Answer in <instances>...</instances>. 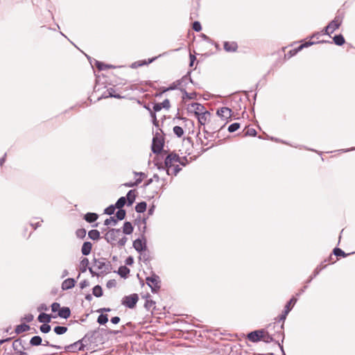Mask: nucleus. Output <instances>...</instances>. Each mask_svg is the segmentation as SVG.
<instances>
[{
    "instance_id": "1",
    "label": "nucleus",
    "mask_w": 355,
    "mask_h": 355,
    "mask_svg": "<svg viewBox=\"0 0 355 355\" xmlns=\"http://www.w3.org/2000/svg\"><path fill=\"white\" fill-rule=\"evenodd\" d=\"M173 162H180L181 164L185 165V164L180 162V157L176 153H170L167 155L164 160V166L162 164L159 165L158 164H156V165L159 170H164L166 168V173L169 175H171L170 168L173 166Z\"/></svg>"
},
{
    "instance_id": "2",
    "label": "nucleus",
    "mask_w": 355,
    "mask_h": 355,
    "mask_svg": "<svg viewBox=\"0 0 355 355\" xmlns=\"http://www.w3.org/2000/svg\"><path fill=\"white\" fill-rule=\"evenodd\" d=\"M93 268L101 274H106L111 270V264L105 258H94Z\"/></svg>"
},
{
    "instance_id": "3",
    "label": "nucleus",
    "mask_w": 355,
    "mask_h": 355,
    "mask_svg": "<svg viewBox=\"0 0 355 355\" xmlns=\"http://www.w3.org/2000/svg\"><path fill=\"white\" fill-rule=\"evenodd\" d=\"M121 234L120 229H110L105 234V239L107 243L114 245Z\"/></svg>"
},
{
    "instance_id": "4",
    "label": "nucleus",
    "mask_w": 355,
    "mask_h": 355,
    "mask_svg": "<svg viewBox=\"0 0 355 355\" xmlns=\"http://www.w3.org/2000/svg\"><path fill=\"white\" fill-rule=\"evenodd\" d=\"M139 300L138 295L136 293L125 296L123 297L121 304L129 309L135 307Z\"/></svg>"
},
{
    "instance_id": "5",
    "label": "nucleus",
    "mask_w": 355,
    "mask_h": 355,
    "mask_svg": "<svg viewBox=\"0 0 355 355\" xmlns=\"http://www.w3.org/2000/svg\"><path fill=\"white\" fill-rule=\"evenodd\" d=\"M146 280L152 292H156L160 288V279L158 275L153 274L152 276L146 277Z\"/></svg>"
},
{
    "instance_id": "6",
    "label": "nucleus",
    "mask_w": 355,
    "mask_h": 355,
    "mask_svg": "<svg viewBox=\"0 0 355 355\" xmlns=\"http://www.w3.org/2000/svg\"><path fill=\"white\" fill-rule=\"evenodd\" d=\"M327 40H317L315 39H311L309 35L306 38L292 42L290 44H322L327 42Z\"/></svg>"
},
{
    "instance_id": "7",
    "label": "nucleus",
    "mask_w": 355,
    "mask_h": 355,
    "mask_svg": "<svg viewBox=\"0 0 355 355\" xmlns=\"http://www.w3.org/2000/svg\"><path fill=\"white\" fill-rule=\"evenodd\" d=\"M164 146V141L160 137L155 136L153 139L152 151L154 153L158 154L162 152Z\"/></svg>"
},
{
    "instance_id": "8",
    "label": "nucleus",
    "mask_w": 355,
    "mask_h": 355,
    "mask_svg": "<svg viewBox=\"0 0 355 355\" xmlns=\"http://www.w3.org/2000/svg\"><path fill=\"white\" fill-rule=\"evenodd\" d=\"M331 33V28H328V24L320 32H315L313 33L312 35H309V37L311 39H315L317 40H322L321 37L322 36H328V37L330 39L331 38V36L330 35Z\"/></svg>"
},
{
    "instance_id": "9",
    "label": "nucleus",
    "mask_w": 355,
    "mask_h": 355,
    "mask_svg": "<svg viewBox=\"0 0 355 355\" xmlns=\"http://www.w3.org/2000/svg\"><path fill=\"white\" fill-rule=\"evenodd\" d=\"M343 14L340 15L339 11L335 18L328 24V28H331V33L338 29L342 24Z\"/></svg>"
},
{
    "instance_id": "10",
    "label": "nucleus",
    "mask_w": 355,
    "mask_h": 355,
    "mask_svg": "<svg viewBox=\"0 0 355 355\" xmlns=\"http://www.w3.org/2000/svg\"><path fill=\"white\" fill-rule=\"evenodd\" d=\"M85 345L83 344V340H79L74 343L69 345L65 347V349L69 352H75L84 349Z\"/></svg>"
},
{
    "instance_id": "11",
    "label": "nucleus",
    "mask_w": 355,
    "mask_h": 355,
    "mask_svg": "<svg viewBox=\"0 0 355 355\" xmlns=\"http://www.w3.org/2000/svg\"><path fill=\"white\" fill-rule=\"evenodd\" d=\"M217 114L224 121L231 117L232 110L227 107H223L217 110Z\"/></svg>"
},
{
    "instance_id": "12",
    "label": "nucleus",
    "mask_w": 355,
    "mask_h": 355,
    "mask_svg": "<svg viewBox=\"0 0 355 355\" xmlns=\"http://www.w3.org/2000/svg\"><path fill=\"white\" fill-rule=\"evenodd\" d=\"M263 330L254 331L248 334V338L252 342H257L261 339Z\"/></svg>"
},
{
    "instance_id": "13",
    "label": "nucleus",
    "mask_w": 355,
    "mask_h": 355,
    "mask_svg": "<svg viewBox=\"0 0 355 355\" xmlns=\"http://www.w3.org/2000/svg\"><path fill=\"white\" fill-rule=\"evenodd\" d=\"M133 247L139 252L145 250L146 249V239H144V241L140 239L135 240L133 242Z\"/></svg>"
},
{
    "instance_id": "14",
    "label": "nucleus",
    "mask_w": 355,
    "mask_h": 355,
    "mask_svg": "<svg viewBox=\"0 0 355 355\" xmlns=\"http://www.w3.org/2000/svg\"><path fill=\"white\" fill-rule=\"evenodd\" d=\"M332 38V41H330L329 40H326V43H329L330 44H345V40L344 36L341 34H336Z\"/></svg>"
},
{
    "instance_id": "15",
    "label": "nucleus",
    "mask_w": 355,
    "mask_h": 355,
    "mask_svg": "<svg viewBox=\"0 0 355 355\" xmlns=\"http://www.w3.org/2000/svg\"><path fill=\"white\" fill-rule=\"evenodd\" d=\"M210 113L208 111H205V112L200 113L197 116L198 122L200 125H205L206 122L210 118Z\"/></svg>"
},
{
    "instance_id": "16",
    "label": "nucleus",
    "mask_w": 355,
    "mask_h": 355,
    "mask_svg": "<svg viewBox=\"0 0 355 355\" xmlns=\"http://www.w3.org/2000/svg\"><path fill=\"white\" fill-rule=\"evenodd\" d=\"M76 281L73 278H68L62 283V289L65 291L73 288L75 286Z\"/></svg>"
},
{
    "instance_id": "17",
    "label": "nucleus",
    "mask_w": 355,
    "mask_h": 355,
    "mask_svg": "<svg viewBox=\"0 0 355 355\" xmlns=\"http://www.w3.org/2000/svg\"><path fill=\"white\" fill-rule=\"evenodd\" d=\"M308 46H299L297 48L290 50L287 53H285V58H291L293 55H295L297 52L300 51L304 47H307ZM286 47L282 48V51L284 53H286Z\"/></svg>"
},
{
    "instance_id": "18",
    "label": "nucleus",
    "mask_w": 355,
    "mask_h": 355,
    "mask_svg": "<svg viewBox=\"0 0 355 355\" xmlns=\"http://www.w3.org/2000/svg\"><path fill=\"white\" fill-rule=\"evenodd\" d=\"M161 55H159L158 56H155L154 58H152L150 59H148V61L146 60H143V61H137V62H133L132 64H131V67L135 69V68H137L139 67H141L143 65H145V64H150L152 62H153L154 60H155L158 57H159Z\"/></svg>"
},
{
    "instance_id": "19",
    "label": "nucleus",
    "mask_w": 355,
    "mask_h": 355,
    "mask_svg": "<svg viewBox=\"0 0 355 355\" xmlns=\"http://www.w3.org/2000/svg\"><path fill=\"white\" fill-rule=\"evenodd\" d=\"M191 108L194 110L195 115L198 116L200 113L205 112V107L203 105L198 103H193L191 105Z\"/></svg>"
},
{
    "instance_id": "20",
    "label": "nucleus",
    "mask_w": 355,
    "mask_h": 355,
    "mask_svg": "<svg viewBox=\"0 0 355 355\" xmlns=\"http://www.w3.org/2000/svg\"><path fill=\"white\" fill-rule=\"evenodd\" d=\"M71 311L69 307H62L58 311V315L64 319H67L70 316Z\"/></svg>"
},
{
    "instance_id": "21",
    "label": "nucleus",
    "mask_w": 355,
    "mask_h": 355,
    "mask_svg": "<svg viewBox=\"0 0 355 355\" xmlns=\"http://www.w3.org/2000/svg\"><path fill=\"white\" fill-rule=\"evenodd\" d=\"M291 308H288V306H285V309L284 312L279 316V320L280 322H284V320L286 318L287 315L291 311ZM281 330L284 329V323L280 327Z\"/></svg>"
},
{
    "instance_id": "22",
    "label": "nucleus",
    "mask_w": 355,
    "mask_h": 355,
    "mask_svg": "<svg viewBox=\"0 0 355 355\" xmlns=\"http://www.w3.org/2000/svg\"><path fill=\"white\" fill-rule=\"evenodd\" d=\"M126 201H128V205L130 206L133 204L135 200L136 195L135 193V190H130L126 196Z\"/></svg>"
},
{
    "instance_id": "23",
    "label": "nucleus",
    "mask_w": 355,
    "mask_h": 355,
    "mask_svg": "<svg viewBox=\"0 0 355 355\" xmlns=\"http://www.w3.org/2000/svg\"><path fill=\"white\" fill-rule=\"evenodd\" d=\"M92 245L90 242H85L82 246L81 252L83 255H88L92 250Z\"/></svg>"
},
{
    "instance_id": "24",
    "label": "nucleus",
    "mask_w": 355,
    "mask_h": 355,
    "mask_svg": "<svg viewBox=\"0 0 355 355\" xmlns=\"http://www.w3.org/2000/svg\"><path fill=\"white\" fill-rule=\"evenodd\" d=\"M37 320L40 322L49 323L51 322V316L46 313H41L39 315Z\"/></svg>"
},
{
    "instance_id": "25",
    "label": "nucleus",
    "mask_w": 355,
    "mask_h": 355,
    "mask_svg": "<svg viewBox=\"0 0 355 355\" xmlns=\"http://www.w3.org/2000/svg\"><path fill=\"white\" fill-rule=\"evenodd\" d=\"M133 232V227L130 222H125L123 224V232L125 234H130Z\"/></svg>"
},
{
    "instance_id": "26",
    "label": "nucleus",
    "mask_w": 355,
    "mask_h": 355,
    "mask_svg": "<svg viewBox=\"0 0 355 355\" xmlns=\"http://www.w3.org/2000/svg\"><path fill=\"white\" fill-rule=\"evenodd\" d=\"M85 220L88 223H93L98 218V215L95 213H87L85 215Z\"/></svg>"
},
{
    "instance_id": "27",
    "label": "nucleus",
    "mask_w": 355,
    "mask_h": 355,
    "mask_svg": "<svg viewBox=\"0 0 355 355\" xmlns=\"http://www.w3.org/2000/svg\"><path fill=\"white\" fill-rule=\"evenodd\" d=\"M42 339L39 336H35L33 338H31L30 340V345L32 346H38L42 345Z\"/></svg>"
},
{
    "instance_id": "28",
    "label": "nucleus",
    "mask_w": 355,
    "mask_h": 355,
    "mask_svg": "<svg viewBox=\"0 0 355 355\" xmlns=\"http://www.w3.org/2000/svg\"><path fill=\"white\" fill-rule=\"evenodd\" d=\"M30 326L26 324H21L19 325H17L15 329V332L19 334L22 332L26 331L29 330Z\"/></svg>"
},
{
    "instance_id": "29",
    "label": "nucleus",
    "mask_w": 355,
    "mask_h": 355,
    "mask_svg": "<svg viewBox=\"0 0 355 355\" xmlns=\"http://www.w3.org/2000/svg\"><path fill=\"white\" fill-rule=\"evenodd\" d=\"M146 207L147 205L146 202H141L136 205L135 210L138 213H143L146 211Z\"/></svg>"
},
{
    "instance_id": "30",
    "label": "nucleus",
    "mask_w": 355,
    "mask_h": 355,
    "mask_svg": "<svg viewBox=\"0 0 355 355\" xmlns=\"http://www.w3.org/2000/svg\"><path fill=\"white\" fill-rule=\"evenodd\" d=\"M130 272V269L126 266H121L119 268L118 273L121 277L125 278Z\"/></svg>"
},
{
    "instance_id": "31",
    "label": "nucleus",
    "mask_w": 355,
    "mask_h": 355,
    "mask_svg": "<svg viewBox=\"0 0 355 355\" xmlns=\"http://www.w3.org/2000/svg\"><path fill=\"white\" fill-rule=\"evenodd\" d=\"M96 67L100 71L105 70V69H107L114 68L115 67L113 65L105 64H104V63H103L101 62H99V61H96Z\"/></svg>"
},
{
    "instance_id": "32",
    "label": "nucleus",
    "mask_w": 355,
    "mask_h": 355,
    "mask_svg": "<svg viewBox=\"0 0 355 355\" xmlns=\"http://www.w3.org/2000/svg\"><path fill=\"white\" fill-rule=\"evenodd\" d=\"M88 236L91 239L95 241L100 238V233L96 230H92L88 232Z\"/></svg>"
},
{
    "instance_id": "33",
    "label": "nucleus",
    "mask_w": 355,
    "mask_h": 355,
    "mask_svg": "<svg viewBox=\"0 0 355 355\" xmlns=\"http://www.w3.org/2000/svg\"><path fill=\"white\" fill-rule=\"evenodd\" d=\"M92 293L96 297H100L103 295L102 288L99 285H96L93 288Z\"/></svg>"
},
{
    "instance_id": "34",
    "label": "nucleus",
    "mask_w": 355,
    "mask_h": 355,
    "mask_svg": "<svg viewBox=\"0 0 355 355\" xmlns=\"http://www.w3.org/2000/svg\"><path fill=\"white\" fill-rule=\"evenodd\" d=\"M54 332L58 335H62L67 331V327L64 326H57L54 328Z\"/></svg>"
},
{
    "instance_id": "35",
    "label": "nucleus",
    "mask_w": 355,
    "mask_h": 355,
    "mask_svg": "<svg viewBox=\"0 0 355 355\" xmlns=\"http://www.w3.org/2000/svg\"><path fill=\"white\" fill-rule=\"evenodd\" d=\"M107 92L108 95L105 96V98L113 97V98H118V99H120L122 98V96L121 95L115 94V90L113 88L108 89L107 90Z\"/></svg>"
},
{
    "instance_id": "36",
    "label": "nucleus",
    "mask_w": 355,
    "mask_h": 355,
    "mask_svg": "<svg viewBox=\"0 0 355 355\" xmlns=\"http://www.w3.org/2000/svg\"><path fill=\"white\" fill-rule=\"evenodd\" d=\"M126 203V198L125 197H121L118 199L115 204V207L117 209H122V207L125 205Z\"/></svg>"
},
{
    "instance_id": "37",
    "label": "nucleus",
    "mask_w": 355,
    "mask_h": 355,
    "mask_svg": "<svg viewBox=\"0 0 355 355\" xmlns=\"http://www.w3.org/2000/svg\"><path fill=\"white\" fill-rule=\"evenodd\" d=\"M107 321H108V317H107V315H106V314L101 313L98 317V319H97V322L100 324H105V323H107Z\"/></svg>"
},
{
    "instance_id": "38",
    "label": "nucleus",
    "mask_w": 355,
    "mask_h": 355,
    "mask_svg": "<svg viewBox=\"0 0 355 355\" xmlns=\"http://www.w3.org/2000/svg\"><path fill=\"white\" fill-rule=\"evenodd\" d=\"M173 132L178 137H181L184 135V130L180 126H175L173 128Z\"/></svg>"
},
{
    "instance_id": "39",
    "label": "nucleus",
    "mask_w": 355,
    "mask_h": 355,
    "mask_svg": "<svg viewBox=\"0 0 355 355\" xmlns=\"http://www.w3.org/2000/svg\"><path fill=\"white\" fill-rule=\"evenodd\" d=\"M125 211L123 209H119V210L116 211V220H123L125 218Z\"/></svg>"
},
{
    "instance_id": "40",
    "label": "nucleus",
    "mask_w": 355,
    "mask_h": 355,
    "mask_svg": "<svg viewBox=\"0 0 355 355\" xmlns=\"http://www.w3.org/2000/svg\"><path fill=\"white\" fill-rule=\"evenodd\" d=\"M261 339L266 343H270L273 341L272 336L268 332H265L264 331L263 336H261Z\"/></svg>"
},
{
    "instance_id": "41",
    "label": "nucleus",
    "mask_w": 355,
    "mask_h": 355,
    "mask_svg": "<svg viewBox=\"0 0 355 355\" xmlns=\"http://www.w3.org/2000/svg\"><path fill=\"white\" fill-rule=\"evenodd\" d=\"M116 223H117V220L115 218V217H113V216H111L109 218H107L104 221L105 225H112L115 226L116 225Z\"/></svg>"
},
{
    "instance_id": "42",
    "label": "nucleus",
    "mask_w": 355,
    "mask_h": 355,
    "mask_svg": "<svg viewBox=\"0 0 355 355\" xmlns=\"http://www.w3.org/2000/svg\"><path fill=\"white\" fill-rule=\"evenodd\" d=\"M192 28L196 32H200L202 30V26L199 21H194L192 24Z\"/></svg>"
},
{
    "instance_id": "43",
    "label": "nucleus",
    "mask_w": 355,
    "mask_h": 355,
    "mask_svg": "<svg viewBox=\"0 0 355 355\" xmlns=\"http://www.w3.org/2000/svg\"><path fill=\"white\" fill-rule=\"evenodd\" d=\"M200 36L203 39L204 41L207 42L210 44H218V42H214L210 37L203 33H200Z\"/></svg>"
},
{
    "instance_id": "44",
    "label": "nucleus",
    "mask_w": 355,
    "mask_h": 355,
    "mask_svg": "<svg viewBox=\"0 0 355 355\" xmlns=\"http://www.w3.org/2000/svg\"><path fill=\"white\" fill-rule=\"evenodd\" d=\"M40 329L42 333L46 334L50 331L51 326L47 323H44L40 326Z\"/></svg>"
},
{
    "instance_id": "45",
    "label": "nucleus",
    "mask_w": 355,
    "mask_h": 355,
    "mask_svg": "<svg viewBox=\"0 0 355 355\" xmlns=\"http://www.w3.org/2000/svg\"><path fill=\"white\" fill-rule=\"evenodd\" d=\"M240 128L239 123H234L228 127V131L230 132H234Z\"/></svg>"
},
{
    "instance_id": "46",
    "label": "nucleus",
    "mask_w": 355,
    "mask_h": 355,
    "mask_svg": "<svg viewBox=\"0 0 355 355\" xmlns=\"http://www.w3.org/2000/svg\"><path fill=\"white\" fill-rule=\"evenodd\" d=\"M334 255H336L337 257H345L346 256V254L345 253V252L338 248H334Z\"/></svg>"
},
{
    "instance_id": "47",
    "label": "nucleus",
    "mask_w": 355,
    "mask_h": 355,
    "mask_svg": "<svg viewBox=\"0 0 355 355\" xmlns=\"http://www.w3.org/2000/svg\"><path fill=\"white\" fill-rule=\"evenodd\" d=\"M115 209V205H110L105 209L104 213L107 215H112L114 213Z\"/></svg>"
},
{
    "instance_id": "48",
    "label": "nucleus",
    "mask_w": 355,
    "mask_h": 355,
    "mask_svg": "<svg viewBox=\"0 0 355 355\" xmlns=\"http://www.w3.org/2000/svg\"><path fill=\"white\" fill-rule=\"evenodd\" d=\"M81 266L83 268L81 269L82 272H84L86 271V268L89 265V260L87 258H84L80 262Z\"/></svg>"
},
{
    "instance_id": "49",
    "label": "nucleus",
    "mask_w": 355,
    "mask_h": 355,
    "mask_svg": "<svg viewBox=\"0 0 355 355\" xmlns=\"http://www.w3.org/2000/svg\"><path fill=\"white\" fill-rule=\"evenodd\" d=\"M238 46H223V48L227 52H235L237 51Z\"/></svg>"
},
{
    "instance_id": "50",
    "label": "nucleus",
    "mask_w": 355,
    "mask_h": 355,
    "mask_svg": "<svg viewBox=\"0 0 355 355\" xmlns=\"http://www.w3.org/2000/svg\"><path fill=\"white\" fill-rule=\"evenodd\" d=\"M154 180H156L157 182H158L159 180V175L157 174H155L153 175V178H150L149 180H148L146 181V182L145 183V187H147V186L150 185V184H152V182H153Z\"/></svg>"
},
{
    "instance_id": "51",
    "label": "nucleus",
    "mask_w": 355,
    "mask_h": 355,
    "mask_svg": "<svg viewBox=\"0 0 355 355\" xmlns=\"http://www.w3.org/2000/svg\"><path fill=\"white\" fill-rule=\"evenodd\" d=\"M245 135L246 136H253V137H254L257 135V131L254 128H248L246 130Z\"/></svg>"
},
{
    "instance_id": "52",
    "label": "nucleus",
    "mask_w": 355,
    "mask_h": 355,
    "mask_svg": "<svg viewBox=\"0 0 355 355\" xmlns=\"http://www.w3.org/2000/svg\"><path fill=\"white\" fill-rule=\"evenodd\" d=\"M60 305L59 303L58 302H53L52 304H51V311L53 312H56V311H59V310L60 309Z\"/></svg>"
},
{
    "instance_id": "53",
    "label": "nucleus",
    "mask_w": 355,
    "mask_h": 355,
    "mask_svg": "<svg viewBox=\"0 0 355 355\" xmlns=\"http://www.w3.org/2000/svg\"><path fill=\"white\" fill-rule=\"evenodd\" d=\"M116 282L114 279H110L106 284V286L108 288H114L116 286Z\"/></svg>"
},
{
    "instance_id": "54",
    "label": "nucleus",
    "mask_w": 355,
    "mask_h": 355,
    "mask_svg": "<svg viewBox=\"0 0 355 355\" xmlns=\"http://www.w3.org/2000/svg\"><path fill=\"white\" fill-rule=\"evenodd\" d=\"M128 241V238L125 237V236H123L121 239H120L119 241H118V245L120 246V247H123L126 242Z\"/></svg>"
},
{
    "instance_id": "55",
    "label": "nucleus",
    "mask_w": 355,
    "mask_h": 355,
    "mask_svg": "<svg viewBox=\"0 0 355 355\" xmlns=\"http://www.w3.org/2000/svg\"><path fill=\"white\" fill-rule=\"evenodd\" d=\"M320 270H321V268H320L317 267V268H315V270H314V272H313V275L310 277V279L308 280L307 283L311 282V281L312 280V279H313V277H316V276L320 273Z\"/></svg>"
},
{
    "instance_id": "56",
    "label": "nucleus",
    "mask_w": 355,
    "mask_h": 355,
    "mask_svg": "<svg viewBox=\"0 0 355 355\" xmlns=\"http://www.w3.org/2000/svg\"><path fill=\"white\" fill-rule=\"evenodd\" d=\"M297 302V299L295 297H292L286 304V306H288V308H291V306H293Z\"/></svg>"
},
{
    "instance_id": "57",
    "label": "nucleus",
    "mask_w": 355,
    "mask_h": 355,
    "mask_svg": "<svg viewBox=\"0 0 355 355\" xmlns=\"http://www.w3.org/2000/svg\"><path fill=\"white\" fill-rule=\"evenodd\" d=\"M20 345H21V341L19 340H15L12 343V347L15 350H17Z\"/></svg>"
},
{
    "instance_id": "58",
    "label": "nucleus",
    "mask_w": 355,
    "mask_h": 355,
    "mask_svg": "<svg viewBox=\"0 0 355 355\" xmlns=\"http://www.w3.org/2000/svg\"><path fill=\"white\" fill-rule=\"evenodd\" d=\"M161 104L162 108L168 109L170 107V102L168 99H165Z\"/></svg>"
},
{
    "instance_id": "59",
    "label": "nucleus",
    "mask_w": 355,
    "mask_h": 355,
    "mask_svg": "<svg viewBox=\"0 0 355 355\" xmlns=\"http://www.w3.org/2000/svg\"><path fill=\"white\" fill-rule=\"evenodd\" d=\"M44 346H50L55 349H60L61 347L58 345L50 344V343L47 340H44V343L42 344Z\"/></svg>"
},
{
    "instance_id": "60",
    "label": "nucleus",
    "mask_w": 355,
    "mask_h": 355,
    "mask_svg": "<svg viewBox=\"0 0 355 355\" xmlns=\"http://www.w3.org/2000/svg\"><path fill=\"white\" fill-rule=\"evenodd\" d=\"M89 286V282L87 280H83L80 283V287L83 289Z\"/></svg>"
},
{
    "instance_id": "61",
    "label": "nucleus",
    "mask_w": 355,
    "mask_h": 355,
    "mask_svg": "<svg viewBox=\"0 0 355 355\" xmlns=\"http://www.w3.org/2000/svg\"><path fill=\"white\" fill-rule=\"evenodd\" d=\"M162 104L160 103H155L154 105H153V110L155 112H159L162 109V106H161Z\"/></svg>"
},
{
    "instance_id": "62",
    "label": "nucleus",
    "mask_w": 355,
    "mask_h": 355,
    "mask_svg": "<svg viewBox=\"0 0 355 355\" xmlns=\"http://www.w3.org/2000/svg\"><path fill=\"white\" fill-rule=\"evenodd\" d=\"M154 304H155V303H154V302H153V301H152V300H150V301L147 300V301L146 302V303H145V305H144V306H145V307H146L147 309H148V310H149V309L151 308V306H152Z\"/></svg>"
},
{
    "instance_id": "63",
    "label": "nucleus",
    "mask_w": 355,
    "mask_h": 355,
    "mask_svg": "<svg viewBox=\"0 0 355 355\" xmlns=\"http://www.w3.org/2000/svg\"><path fill=\"white\" fill-rule=\"evenodd\" d=\"M34 317L32 314H27L25 315L24 317V320L28 322H31L33 320Z\"/></svg>"
},
{
    "instance_id": "64",
    "label": "nucleus",
    "mask_w": 355,
    "mask_h": 355,
    "mask_svg": "<svg viewBox=\"0 0 355 355\" xmlns=\"http://www.w3.org/2000/svg\"><path fill=\"white\" fill-rule=\"evenodd\" d=\"M181 169L182 168L178 165H176L173 168V175H176L181 171Z\"/></svg>"
}]
</instances>
